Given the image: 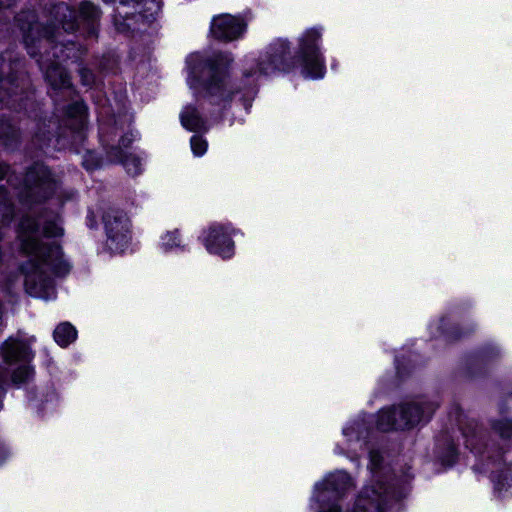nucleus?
Wrapping results in <instances>:
<instances>
[{"mask_svg": "<svg viewBox=\"0 0 512 512\" xmlns=\"http://www.w3.org/2000/svg\"><path fill=\"white\" fill-rule=\"evenodd\" d=\"M62 234L63 229L56 222L44 223L42 220L26 218L20 225L21 248L29 257L28 263L23 267L25 287L34 297L45 300L55 298L52 281L45 275L50 271L62 275L69 270V265L63 260L61 249L56 243L40 244L41 235L57 237Z\"/></svg>", "mask_w": 512, "mask_h": 512, "instance_id": "1", "label": "nucleus"}, {"mask_svg": "<svg viewBox=\"0 0 512 512\" xmlns=\"http://www.w3.org/2000/svg\"><path fill=\"white\" fill-rule=\"evenodd\" d=\"M320 44L321 32L314 28L306 30L298 38V49L292 59L288 42L278 39L268 46L258 60L247 62L244 76L255 81L262 75H270L276 70L288 71L298 65L305 78H323L326 69Z\"/></svg>", "mask_w": 512, "mask_h": 512, "instance_id": "2", "label": "nucleus"}, {"mask_svg": "<svg viewBox=\"0 0 512 512\" xmlns=\"http://www.w3.org/2000/svg\"><path fill=\"white\" fill-rule=\"evenodd\" d=\"M229 54L208 59L200 53L186 58L187 84L195 95L207 97L213 104L230 99L231 90L226 81L225 69L232 62Z\"/></svg>", "mask_w": 512, "mask_h": 512, "instance_id": "3", "label": "nucleus"}, {"mask_svg": "<svg viewBox=\"0 0 512 512\" xmlns=\"http://www.w3.org/2000/svg\"><path fill=\"white\" fill-rule=\"evenodd\" d=\"M435 409L436 405L430 402H416L383 409L378 414L377 427L382 431L408 429L428 419Z\"/></svg>", "mask_w": 512, "mask_h": 512, "instance_id": "4", "label": "nucleus"}, {"mask_svg": "<svg viewBox=\"0 0 512 512\" xmlns=\"http://www.w3.org/2000/svg\"><path fill=\"white\" fill-rule=\"evenodd\" d=\"M352 486L350 476L344 471L329 474L315 485L310 507L314 512H340L335 500Z\"/></svg>", "mask_w": 512, "mask_h": 512, "instance_id": "5", "label": "nucleus"}, {"mask_svg": "<svg viewBox=\"0 0 512 512\" xmlns=\"http://www.w3.org/2000/svg\"><path fill=\"white\" fill-rule=\"evenodd\" d=\"M107 233V245L115 252L123 251L130 239V222L126 215L116 209H108L103 215Z\"/></svg>", "mask_w": 512, "mask_h": 512, "instance_id": "6", "label": "nucleus"}, {"mask_svg": "<svg viewBox=\"0 0 512 512\" xmlns=\"http://www.w3.org/2000/svg\"><path fill=\"white\" fill-rule=\"evenodd\" d=\"M3 357L7 363L23 362L12 375V381L16 384L23 383L32 374L31 368L26 364L33 358L28 345L23 341L9 339L2 348Z\"/></svg>", "mask_w": 512, "mask_h": 512, "instance_id": "7", "label": "nucleus"}, {"mask_svg": "<svg viewBox=\"0 0 512 512\" xmlns=\"http://www.w3.org/2000/svg\"><path fill=\"white\" fill-rule=\"evenodd\" d=\"M203 243L209 253L224 259L234 254V242L229 229L222 225L211 226L203 236Z\"/></svg>", "mask_w": 512, "mask_h": 512, "instance_id": "8", "label": "nucleus"}, {"mask_svg": "<svg viewBox=\"0 0 512 512\" xmlns=\"http://www.w3.org/2000/svg\"><path fill=\"white\" fill-rule=\"evenodd\" d=\"M210 31L217 39L231 41L244 33L245 24L241 18L223 14L213 18Z\"/></svg>", "mask_w": 512, "mask_h": 512, "instance_id": "9", "label": "nucleus"}, {"mask_svg": "<svg viewBox=\"0 0 512 512\" xmlns=\"http://www.w3.org/2000/svg\"><path fill=\"white\" fill-rule=\"evenodd\" d=\"M387 490L379 483L366 486L356 498L352 512H383Z\"/></svg>", "mask_w": 512, "mask_h": 512, "instance_id": "10", "label": "nucleus"}, {"mask_svg": "<svg viewBox=\"0 0 512 512\" xmlns=\"http://www.w3.org/2000/svg\"><path fill=\"white\" fill-rule=\"evenodd\" d=\"M25 183L30 190L31 196L43 194V197H48V194L55 187L50 171L42 164L35 165L27 172Z\"/></svg>", "mask_w": 512, "mask_h": 512, "instance_id": "11", "label": "nucleus"}, {"mask_svg": "<svg viewBox=\"0 0 512 512\" xmlns=\"http://www.w3.org/2000/svg\"><path fill=\"white\" fill-rule=\"evenodd\" d=\"M132 141V135L122 137L120 145L118 147H112L110 155L111 160L120 161L129 174L137 175L141 171V160L138 157L132 154H128L126 151H124V149H127Z\"/></svg>", "mask_w": 512, "mask_h": 512, "instance_id": "12", "label": "nucleus"}, {"mask_svg": "<svg viewBox=\"0 0 512 512\" xmlns=\"http://www.w3.org/2000/svg\"><path fill=\"white\" fill-rule=\"evenodd\" d=\"M182 126L190 131H199L204 128V121L192 106H186L180 114Z\"/></svg>", "mask_w": 512, "mask_h": 512, "instance_id": "13", "label": "nucleus"}, {"mask_svg": "<svg viewBox=\"0 0 512 512\" xmlns=\"http://www.w3.org/2000/svg\"><path fill=\"white\" fill-rule=\"evenodd\" d=\"M45 77L52 87L55 89L65 88L70 86V79L65 70L59 65H52L47 68Z\"/></svg>", "mask_w": 512, "mask_h": 512, "instance_id": "14", "label": "nucleus"}, {"mask_svg": "<svg viewBox=\"0 0 512 512\" xmlns=\"http://www.w3.org/2000/svg\"><path fill=\"white\" fill-rule=\"evenodd\" d=\"M77 337L76 329L70 323H61L54 330V339L61 347H66Z\"/></svg>", "mask_w": 512, "mask_h": 512, "instance_id": "15", "label": "nucleus"}, {"mask_svg": "<svg viewBox=\"0 0 512 512\" xmlns=\"http://www.w3.org/2000/svg\"><path fill=\"white\" fill-rule=\"evenodd\" d=\"M11 67L0 57V71L4 72L10 70ZM18 84L14 83V80L10 77L0 79V101H4L12 88H18Z\"/></svg>", "mask_w": 512, "mask_h": 512, "instance_id": "16", "label": "nucleus"}, {"mask_svg": "<svg viewBox=\"0 0 512 512\" xmlns=\"http://www.w3.org/2000/svg\"><path fill=\"white\" fill-rule=\"evenodd\" d=\"M160 247L166 252L181 247V239L177 231L163 234L160 240Z\"/></svg>", "mask_w": 512, "mask_h": 512, "instance_id": "17", "label": "nucleus"}, {"mask_svg": "<svg viewBox=\"0 0 512 512\" xmlns=\"http://www.w3.org/2000/svg\"><path fill=\"white\" fill-rule=\"evenodd\" d=\"M69 116L75 117L81 127L84 126L86 120V106L81 102H76L68 111Z\"/></svg>", "mask_w": 512, "mask_h": 512, "instance_id": "18", "label": "nucleus"}, {"mask_svg": "<svg viewBox=\"0 0 512 512\" xmlns=\"http://www.w3.org/2000/svg\"><path fill=\"white\" fill-rule=\"evenodd\" d=\"M191 150L196 157L203 156L207 151V142L200 136L194 135L190 140Z\"/></svg>", "mask_w": 512, "mask_h": 512, "instance_id": "19", "label": "nucleus"}, {"mask_svg": "<svg viewBox=\"0 0 512 512\" xmlns=\"http://www.w3.org/2000/svg\"><path fill=\"white\" fill-rule=\"evenodd\" d=\"M363 430V424L360 422H353L343 429V434L348 438L349 441L354 438L359 440L360 436L363 434Z\"/></svg>", "mask_w": 512, "mask_h": 512, "instance_id": "20", "label": "nucleus"}, {"mask_svg": "<svg viewBox=\"0 0 512 512\" xmlns=\"http://www.w3.org/2000/svg\"><path fill=\"white\" fill-rule=\"evenodd\" d=\"M80 15L89 20H95L99 17V10L90 2H82L79 8Z\"/></svg>", "mask_w": 512, "mask_h": 512, "instance_id": "21", "label": "nucleus"}, {"mask_svg": "<svg viewBox=\"0 0 512 512\" xmlns=\"http://www.w3.org/2000/svg\"><path fill=\"white\" fill-rule=\"evenodd\" d=\"M27 20H29L28 22V26H27V35H25V41L27 42L28 41V37H29V34L34 31V30H38V24L33 22L32 20L34 19V16L33 14L29 13L27 16H26ZM21 29L26 32V25L22 24L21 25Z\"/></svg>", "mask_w": 512, "mask_h": 512, "instance_id": "22", "label": "nucleus"}, {"mask_svg": "<svg viewBox=\"0 0 512 512\" xmlns=\"http://www.w3.org/2000/svg\"><path fill=\"white\" fill-rule=\"evenodd\" d=\"M147 5V17L154 16L160 9L159 3L156 0H144Z\"/></svg>", "mask_w": 512, "mask_h": 512, "instance_id": "23", "label": "nucleus"}, {"mask_svg": "<svg viewBox=\"0 0 512 512\" xmlns=\"http://www.w3.org/2000/svg\"><path fill=\"white\" fill-rule=\"evenodd\" d=\"M84 84L88 85L92 80V75L88 70L83 69L81 71Z\"/></svg>", "mask_w": 512, "mask_h": 512, "instance_id": "24", "label": "nucleus"}, {"mask_svg": "<svg viewBox=\"0 0 512 512\" xmlns=\"http://www.w3.org/2000/svg\"><path fill=\"white\" fill-rule=\"evenodd\" d=\"M380 456L377 452H371L370 453V460H371V463L374 465V466H377L378 465V460H379Z\"/></svg>", "mask_w": 512, "mask_h": 512, "instance_id": "25", "label": "nucleus"}, {"mask_svg": "<svg viewBox=\"0 0 512 512\" xmlns=\"http://www.w3.org/2000/svg\"><path fill=\"white\" fill-rule=\"evenodd\" d=\"M8 126L5 123H0V139H2L6 133Z\"/></svg>", "mask_w": 512, "mask_h": 512, "instance_id": "26", "label": "nucleus"}, {"mask_svg": "<svg viewBox=\"0 0 512 512\" xmlns=\"http://www.w3.org/2000/svg\"><path fill=\"white\" fill-rule=\"evenodd\" d=\"M13 0H0V9L5 7H10L12 5Z\"/></svg>", "mask_w": 512, "mask_h": 512, "instance_id": "27", "label": "nucleus"}, {"mask_svg": "<svg viewBox=\"0 0 512 512\" xmlns=\"http://www.w3.org/2000/svg\"><path fill=\"white\" fill-rule=\"evenodd\" d=\"M67 10H68V7L66 5H64V4L59 5L57 7V13H62L64 16H65L64 12L67 11Z\"/></svg>", "mask_w": 512, "mask_h": 512, "instance_id": "28", "label": "nucleus"}, {"mask_svg": "<svg viewBox=\"0 0 512 512\" xmlns=\"http://www.w3.org/2000/svg\"><path fill=\"white\" fill-rule=\"evenodd\" d=\"M6 172H7V168L3 167V166H0V179H2L4 177Z\"/></svg>", "mask_w": 512, "mask_h": 512, "instance_id": "29", "label": "nucleus"}, {"mask_svg": "<svg viewBox=\"0 0 512 512\" xmlns=\"http://www.w3.org/2000/svg\"><path fill=\"white\" fill-rule=\"evenodd\" d=\"M502 435H503L504 437H508V436H509V434H505V433H502Z\"/></svg>", "mask_w": 512, "mask_h": 512, "instance_id": "30", "label": "nucleus"}]
</instances>
